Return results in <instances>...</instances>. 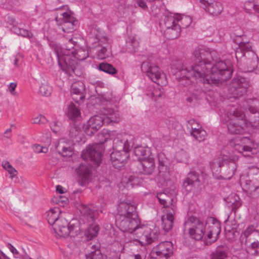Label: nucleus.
<instances>
[{
	"mask_svg": "<svg viewBox=\"0 0 259 259\" xmlns=\"http://www.w3.org/2000/svg\"><path fill=\"white\" fill-rule=\"evenodd\" d=\"M217 58V52L208 48L200 47L194 50L192 58L195 62L193 64H185L176 62L171 67L174 74L182 79L189 80L191 77L199 79L203 83H210L206 78L209 68L207 65L210 64Z\"/></svg>",
	"mask_w": 259,
	"mask_h": 259,
	"instance_id": "obj_1",
	"label": "nucleus"
},
{
	"mask_svg": "<svg viewBox=\"0 0 259 259\" xmlns=\"http://www.w3.org/2000/svg\"><path fill=\"white\" fill-rule=\"evenodd\" d=\"M207 224L208 227L206 237L210 244L218 239L221 230L220 222L214 218H209L207 222L204 223L199 219L190 217L184 223V231H188L192 239L201 240L204 236Z\"/></svg>",
	"mask_w": 259,
	"mask_h": 259,
	"instance_id": "obj_2",
	"label": "nucleus"
},
{
	"mask_svg": "<svg viewBox=\"0 0 259 259\" xmlns=\"http://www.w3.org/2000/svg\"><path fill=\"white\" fill-rule=\"evenodd\" d=\"M136 205L130 200L121 202L118 205V217L116 223L122 232L133 233L139 228L140 221L136 211Z\"/></svg>",
	"mask_w": 259,
	"mask_h": 259,
	"instance_id": "obj_3",
	"label": "nucleus"
},
{
	"mask_svg": "<svg viewBox=\"0 0 259 259\" xmlns=\"http://www.w3.org/2000/svg\"><path fill=\"white\" fill-rule=\"evenodd\" d=\"M61 212L58 207H54L48 210L45 213V217L48 223L53 226L56 233L60 237L77 235L79 231L77 221L74 220L68 223L65 219L60 217Z\"/></svg>",
	"mask_w": 259,
	"mask_h": 259,
	"instance_id": "obj_4",
	"label": "nucleus"
},
{
	"mask_svg": "<svg viewBox=\"0 0 259 259\" xmlns=\"http://www.w3.org/2000/svg\"><path fill=\"white\" fill-rule=\"evenodd\" d=\"M72 56L69 54H64V56L59 58V64L62 70L70 75L73 74L79 76L82 74L81 67L77 63L75 59L78 60H84L89 56L87 50L79 48L74 51H71Z\"/></svg>",
	"mask_w": 259,
	"mask_h": 259,
	"instance_id": "obj_5",
	"label": "nucleus"
},
{
	"mask_svg": "<svg viewBox=\"0 0 259 259\" xmlns=\"http://www.w3.org/2000/svg\"><path fill=\"white\" fill-rule=\"evenodd\" d=\"M235 57L238 62L245 65L248 71H252L258 64V58L252 50L249 41H241L235 50Z\"/></svg>",
	"mask_w": 259,
	"mask_h": 259,
	"instance_id": "obj_6",
	"label": "nucleus"
},
{
	"mask_svg": "<svg viewBox=\"0 0 259 259\" xmlns=\"http://www.w3.org/2000/svg\"><path fill=\"white\" fill-rule=\"evenodd\" d=\"M244 118V113L238 110L228 113L226 120L228 132L234 135L244 133L247 124Z\"/></svg>",
	"mask_w": 259,
	"mask_h": 259,
	"instance_id": "obj_7",
	"label": "nucleus"
},
{
	"mask_svg": "<svg viewBox=\"0 0 259 259\" xmlns=\"http://www.w3.org/2000/svg\"><path fill=\"white\" fill-rule=\"evenodd\" d=\"M232 70L229 61H219L211 68L210 78L211 82L218 83L225 81L231 77Z\"/></svg>",
	"mask_w": 259,
	"mask_h": 259,
	"instance_id": "obj_8",
	"label": "nucleus"
},
{
	"mask_svg": "<svg viewBox=\"0 0 259 259\" xmlns=\"http://www.w3.org/2000/svg\"><path fill=\"white\" fill-rule=\"evenodd\" d=\"M212 170L218 171L219 169L221 176L224 179H230L234 175L237 165L233 161H227L224 158H219L210 162Z\"/></svg>",
	"mask_w": 259,
	"mask_h": 259,
	"instance_id": "obj_9",
	"label": "nucleus"
},
{
	"mask_svg": "<svg viewBox=\"0 0 259 259\" xmlns=\"http://www.w3.org/2000/svg\"><path fill=\"white\" fill-rule=\"evenodd\" d=\"M141 70L154 82L161 86L166 84V76L158 66L149 62H144L141 65Z\"/></svg>",
	"mask_w": 259,
	"mask_h": 259,
	"instance_id": "obj_10",
	"label": "nucleus"
},
{
	"mask_svg": "<svg viewBox=\"0 0 259 259\" xmlns=\"http://www.w3.org/2000/svg\"><path fill=\"white\" fill-rule=\"evenodd\" d=\"M104 150L103 142L89 145L85 151H82L81 157L85 161L90 160L93 164L99 166L101 161L102 152Z\"/></svg>",
	"mask_w": 259,
	"mask_h": 259,
	"instance_id": "obj_11",
	"label": "nucleus"
},
{
	"mask_svg": "<svg viewBox=\"0 0 259 259\" xmlns=\"http://www.w3.org/2000/svg\"><path fill=\"white\" fill-rule=\"evenodd\" d=\"M173 245L170 241H164L154 246L150 253V257L154 259H167L173 254Z\"/></svg>",
	"mask_w": 259,
	"mask_h": 259,
	"instance_id": "obj_12",
	"label": "nucleus"
},
{
	"mask_svg": "<svg viewBox=\"0 0 259 259\" xmlns=\"http://www.w3.org/2000/svg\"><path fill=\"white\" fill-rule=\"evenodd\" d=\"M249 83L244 78H234L229 84V92L233 98L242 96L249 87Z\"/></svg>",
	"mask_w": 259,
	"mask_h": 259,
	"instance_id": "obj_13",
	"label": "nucleus"
},
{
	"mask_svg": "<svg viewBox=\"0 0 259 259\" xmlns=\"http://www.w3.org/2000/svg\"><path fill=\"white\" fill-rule=\"evenodd\" d=\"M62 17H56V20L58 24L62 25V29L65 32H71L76 29L78 26V21L70 13L65 12L62 13Z\"/></svg>",
	"mask_w": 259,
	"mask_h": 259,
	"instance_id": "obj_14",
	"label": "nucleus"
},
{
	"mask_svg": "<svg viewBox=\"0 0 259 259\" xmlns=\"http://www.w3.org/2000/svg\"><path fill=\"white\" fill-rule=\"evenodd\" d=\"M230 145L235 150L242 153L245 157L249 156V154H246L245 153H251L253 149L252 141L245 137L233 139L230 142Z\"/></svg>",
	"mask_w": 259,
	"mask_h": 259,
	"instance_id": "obj_15",
	"label": "nucleus"
},
{
	"mask_svg": "<svg viewBox=\"0 0 259 259\" xmlns=\"http://www.w3.org/2000/svg\"><path fill=\"white\" fill-rule=\"evenodd\" d=\"M164 214L161 217L162 226L165 232L170 231L173 227L175 215L176 212V206L171 204V206H168L164 209Z\"/></svg>",
	"mask_w": 259,
	"mask_h": 259,
	"instance_id": "obj_16",
	"label": "nucleus"
},
{
	"mask_svg": "<svg viewBox=\"0 0 259 259\" xmlns=\"http://www.w3.org/2000/svg\"><path fill=\"white\" fill-rule=\"evenodd\" d=\"M201 7L209 14L217 16L222 12L223 6L219 2L214 0H200Z\"/></svg>",
	"mask_w": 259,
	"mask_h": 259,
	"instance_id": "obj_17",
	"label": "nucleus"
},
{
	"mask_svg": "<svg viewBox=\"0 0 259 259\" xmlns=\"http://www.w3.org/2000/svg\"><path fill=\"white\" fill-rule=\"evenodd\" d=\"M106 124L104 118L102 116L95 115L91 117L88 121L84 132L89 136H92L103 125Z\"/></svg>",
	"mask_w": 259,
	"mask_h": 259,
	"instance_id": "obj_18",
	"label": "nucleus"
},
{
	"mask_svg": "<svg viewBox=\"0 0 259 259\" xmlns=\"http://www.w3.org/2000/svg\"><path fill=\"white\" fill-rule=\"evenodd\" d=\"M103 117L106 125L118 123L121 120V117L118 110L107 106L102 110Z\"/></svg>",
	"mask_w": 259,
	"mask_h": 259,
	"instance_id": "obj_19",
	"label": "nucleus"
},
{
	"mask_svg": "<svg viewBox=\"0 0 259 259\" xmlns=\"http://www.w3.org/2000/svg\"><path fill=\"white\" fill-rule=\"evenodd\" d=\"M128 157V152L124 150L119 152H113L110 154V159L112 165L117 168L122 167L126 163Z\"/></svg>",
	"mask_w": 259,
	"mask_h": 259,
	"instance_id": "obj_20",
	"label": "nucleus"
},
{
	"mask_svg": "<svg viewBox=\"0 0 259 259\" xmlns=\"http://www.w3.org/2000/svg\"><path fill=\"white\" fill-rule=\"evenodd\" d=\"M259 239V232L255 230L252 226L248 227L241 234L240 240L242 243L247 245L252 241Z\"/></svg>",
	"mask_w": 259,
	"mask_h": 259,
	"instance_id": "obj_21",
	"label": "nucleus"
},
{
	"mask_svg": "<svg viewBox=\"0 0 259 259\" xmlns=\"http://www.w3.org/2000/svg\"><path fill=\"white\" fill-rule=\"evenodd\" d=\"M155 167L154 160L150 157L142 158L139 165L140 172L147 175L152 174L155 169Z\"/></svg>",
	"mask_w": 259,
	"mask_h": 259,
	"instance_id": "obj_22",
	"label": "nucleus"
},
{
	"mask_svg": "<svg viewBox=\"0 0 259 259\" xmlns=\"http://www.w3.org/2000/svg\"><path fill=\"white\" fill-rule=\"evenodd\" d=\"M79 209L81 215L89 221H94L97 218V209L92 204H81L79 206Z\"/></svg>",
	"mask_w": 259,
	"mask_h": 259,
	"instance_id": "obj_23",
	"label": "nucleus"
},
{
	"mask_svg": "<svg viewBox=\"0 0 259 259\" xmlns=\"http://www.w3.org/2000/svg\"><path fill=\"white\" fill-rule=\"evenodd\" d=\"M188 123L191 126H188V128L191 129L190 135L199 142L204 141L206 136V132L201 127H194L193 125L197 123L193 119L188 120Z\"/></svg>",
	"mask_w": 259,
	"mask_h": 259,
	"instance_id": "obj_24",
	"label": "nucleus"
},
{
	"mask_svg": "<svg viewBox=\"0 0 259 259\" xmlns=\"http://www.w3.org/2000/svg\"><path fill=\"white\" fill-rule=\"evenodd\" d=\"M76 172L81 180V185H83L86 184L91 175L89 164H87V162L80 163L76 169Z\"/></svg>",
	"mask_w": 259,
	"mask_h": 259,
	"instance_id": "obj_25",
	"label": "nucleus"
},
{
	"mask_svg": "<svg viewBox=\"0 0 259 259\" xmlns=\"http://www.w3.org/2000/svg\"><path fill=\"white\" fill-rule=\"evenodd\" d=\"M199 175L195 171H190L183 182V186L187 191H191L192 187L198 185Z\"/></svg>",
	"mask_w": 259,
	"mask_h": 259,
	"instance_id": "obj_26",
	"label": "nucleus"
},
{
	"mask_svg": "<svg viewBox=\"0 0 259 259\" xmlns=\"http://www.w3.org/2000/svg\"><path fill=\"white\" fill-rule=\"evenodd\" d=\"M132 147V143L128 140L123 138L121 140L116 139L113 141V152L126 151L129 152Z\"/></svg>",
	"mask_w": 259,
	"mask_h": 259,
	"instance_id": "obj_27",
	"label": "nucleus"
},
{
	"mask_svg": "<svg viewBox=\"0 0 259 259\" xmlns=\"http://www.w3.org/2000/svg\"><path fill=\"white\" fill-rule=\"evenodd\" d=\"M69 135L72 143L74 144L82 142H84V141H83V134L80 127L78 125H73L71 126L69 130Z\"/></svg>",
	"mask_w": 259,
	"mask_h": 259,
	"instance_id": "obj_28",
	"label": "nucleus"
},
{
	"mask_svg": "<svg viewBox=\"0 0 259 259\" xmlns=\"http://www.w3.org/2000/svg\"><path fill=\"white\" fill-rule=\"evenodd\" d=\"M200 82L197 85L193 87L191 85L189 89V95L186 98V101L191 103L197 101L199 99L200 95L203 92V90L201 87Z\"/></svg>",
	"mask_w": 259,
	"mask_h": 259,
	"instance_id": "obj_29",
	"label": "nucleus"
},
{
	"mask_svg": "<svg viewBox=\"0 0 259 259\" xmlns=\"http://www.w3.org/2000/svg\"><path fill=\"white\" fill-rule=\"evenodd\" d=\"M57 151L64 157L70 156L72 154V150L70 144L64 139L60 140L56 147Z\"/></svg>",
	"mask_w": 259,
	"mask_h": 259,
	"instance_id": "obj_30",
	"label": "nucleus"
},
{
	"mask_svg": "<svg viewBox=\"0 0 259 259\" xmlns=\"http://www.w3.org/2000/svg\"><path fill=\"white\" fill-rule=\"evenodd\" d=\"M158 170L159 176L162 178H166L168 174V160L163 153L158 155Z\"/></svg>",
	"mask_w": 259,
	"mask_h": 259,
	"instance_id": "obj_31",
	"label": "nucleus"
},
{
	"mask_svg": "<svg viewBox=\"0 0 259 259\" xmlns=\"http://www.w3.org/2000/svg\"><path fill=\"white\" fill-rule=\"evenodd\" d=\"M244 9L246 13L259 17V0L246 1L244 4Z\"/></svg>",
	"mask_w": 259,
	"mask_h": 259,
	"instance_id": "obj_32",
	"label": "nucleus"
},
{
	"mask_svg": "<svg viewBox=\"0 0 259 259\" xmlns=\"http://www.w3.org/2000/svg\"><path fill=\"white\" fill-rule=\"evenodd\" d=\"M248 109L250 112V114L249 115V123H247V125H250L254 128H258L259 110L252 106H250Z\"/></svg>",
	"mask_w": 259,
	"mask_h": 259,
	"instance_id": "obj_33",
	"label": "nucleus"
},
{
	"mask_svg": "<svg viewBox=\"0 0 259 259\" xmlns=\"http://www.w3.org/2000/svg\"><path fill=\"white\" fill-rule=\"evenodd\" d=\"M134 153L138 159L141 161L142 158L149 157L150 150L147 147L137 146L134 149Z\"/></svg>",
	"mask_w": 259,
	"mask_h": 259,
	"instance_id": "obj_34",
	"label": "nucleus"
},
{
	"mask_svg": "<svg viewBox=\"0 0 259 259\" xmlns=\"http://www.w3.org/2000/svg\"><path fill=\"white\" fill-rule=\"evenodd\" d=\"M67 116L73 120H78L80 117V110L73 103H71L68 108Z\"/></svg>",
	"mask_w": 259,
	"mask_h": 259,
	"instance_id": "obj_35",
	"label": "nucleus"
},
{
	"mask_svg": "<svg viewBox=\"0 0 259 259\" xmlns=\"http://www.w3.org/2000/svg\"><path fill=\"white\" fill-rule=\"evenodd\" d=\"M181 28L179 25L166 29L164 31L165 36L169 39H174L177 38L180 34Z\"/></svg>",
	"mask_w": 259,
	"mask_h": 259,
	"instance_id": "obj_36",
	"label": "nucleus"
},
{
	"mask_svg": "<svg viewBox=\"0 0 259 259\" xmlns=\"http://www.w3.org/2000/svg\"><path fill=\"white\" fill-rule=\"evenodd\" d=\"M99 231V225L94 223L88 227L85 231L84 234L88 239L91 240L98 235Z\"/></svg>",
	"mask_w": 259,
	"mask_h": 259,
	"instance_id": "obj_37",
	"label": "nucleus"
},
{
	"mask_svg": "<svg viewBox=\"0 0 259 259\" xmlns=\"http://www.w3.org/2000/svg\"><path fill=\"white\" fill-rule=\"evenodd\" d=\"M157 197L160 203L164 206L165 209L168 206H171V204H175L172 203L174 199L164 193H158L157 195Z\"/></svg>",
	"mask_w": 259,
	"mask_h": 259,
	"instance_id": "obj_38",
	"label": "nucleus"
},
{
	"mask_svg": "<svg viewBox=\"0 0 259 259\" xmlns=\"http://www.w3.org/2000/svg\"><path fill=\"white\" fill-rule=\"evenodd\" d=\"M177 25L180 26V28H186L192 23V19L188 16H180L179 15L176 17Z\"/></svg>",
	"mask_w": 259,
	"mask_h": 259,
	"instance_id": "obj_39",
	"label": "nucleus"
},
{
	"mask_svg": "<svg viewBox=\"0 0 259 259\" xmlns=\"http://www.w3.org/2000/svg\"><path fill=\"white\" fill-rule=\"evenodd\" d=\"M138 179L133 176L125 177L122 178L121 184L124 187L130 189L138 185Z\"/></svg>",
	"mask_w": 259,
	"mask_h": 259,
	"instance_id": "obj_40",
	"label": "nucleus"
},
{
	"mask_svg": "<svg viewBox=\"0 0 259 259\" xmlns=\"http://www.w3.org/2000/svg\"><path fill=\"white\" fill-rule=\"evenodd\" d=\"M85 87L82 82L77 81L73 83L71 87V95L84 94Z\"/></svg>",
	"mask_w": 259,
	"mask_h": 259,
	"instance_id": "obj_41",
	"label": "nucleus"
},
{
	"mask_svg": "<svg viewBox=\"0 0 259 259\" xmlns=\"http://www.w3.org/2000/svg\"><path fill=\"white\" fill-rule=\"evenodd\" d=\"M99 69L106 73L112 75L116 74L117 72L116 69L113 65L107 63H100L99 66Z\"/></svg>",
	"mask_w": 259,
	"mask_h": 259,
	"instance_id": "obj_42",
	"label": "nucleus"
},
{
	"mask_svg": "<svg viewBox=\"0 0 259 259\" xmlns=\"http://www.w3.org/2000/svg\"><path fill=\"white\" fill-rule=\"evenodd\" d=\"M250 182H253L255 187L259 188V169L256 168L249 172Z\"/></svg>",
	"mask_w": 259,
	"mask_h": 259,
	"instance_id": "obj_43",
	"label": "nucleus"
},
{
	"mask_svg": "<svg viewBox=\"0 0 259 259\" xmlns=\"http://www.w3.org/2000/svg\"><path fill=\"white\" fill-rule=\"evenodd\" d=\"M76 42L73 40L72 37L67 38L64 40L63 49L68 52L67 54H69L71 52V50L74 49L76 46Z\"/></svg>",
	"mask_w": 259,
	"mask_h": 259,
	"instance_id": "obj_44",
	"label": "nucleus"
},
{
	"mask_svg": "<svg viewBox=\"0 0 259 259\" xmlns=\"http://www.w3.org/2000/svg\"><path fill=\"white\" fill-rule=\"evenodd\" d=\"M227 257L226 251L221 247H218L211 254V259H226Z\"/></svg>",
	"mask_w": 259,
	"mask_h": 259,
	"instance_id": "obj_45",
	"label": "nucleus"
},
{
	"mask_svg": "<svg viewBox=\"0 0 259 259\" xmlns=\"http://www.w3.org/2000/svg\"><path fill=\"white\" fill-rule=\"evenodd\" d=\"M39 92L42 96L48 97L51 94L52 88L47 83H42L39 87Z\"/></svg>",
	"mask_w": 259,
	"mask_h": 259,
	"instance_id": "obj_46",
	"label": "nucleus"
},
{
	"mask_svg": "<svg viewBox=\"0 0 259 259\" xmlns=\"http://www.w3.org/2000/svg\"><path fill=\"white\" fill-rule=\"evenodd\" d=\"M164 22L166 29L177 25L176 17L175 18L172 16H166L164 18Z\"/></svg>",
	"mask_w": 259,
	"mask_h": 259,
	"instance_id": "obj_47",
	"label": "nucleus"
},
{
	"mask_svg": "<svg viewBox=\"0 0 259 259\" xmlns=\"http://www.w3.org/2000/svg\"><path fill=\"white\" fill-rule=\"evenodd\" d=\"M3 168L7 170L10 174L11 178H13L18 174L17 171L14 168L8 161H4L2 163Z\"/></svg>",
	"mask_w": 259,
	"mask_h": 259,
	"instance_id": "obj_48",
	"label": "nucleus"
},
{
	"mask_svg": "<svg viewBox=\"0 0 259 259\" xmlns=\"http://www.w3.org/2000/svg\"><path fill=\"white\" fill-rule=\"evenodd\" d=\"M87 259H103V254L100 249H96L86 255Z\"/></svg>",
	"mask_w": 259,
	"mask_h": 259,
	"instance_id": "obj_49",
	"label": "nucleus"
},
{
	"mask_svg": "<svg viewBox=\"0 0 259 259\" xmlns=\"http://www.w3.org/2000/svg\"><path fill=\"white\" fill-rule=\"evenodd\" d=\"M244 187L247 193L250 194H251L258 188L257 187H255L253 182H250L249 179L245 181V184Z\"/></svg>",
	"mask_w": 259,
	"mask_h": 259,
	"instance_id": "obj_50",
	"label": "nucleus"
},
{
	"mask_svg": "<svg viewBox=\"0 0 259 259\" xmlns=\"http://www.w3.org/2000/svg\"><path fill=\"white\" fill-rule=\"evenodd\" d=\"M116 8L121 15L122 14H124L126 11V2L124 0H121L118 3L117 6H116Z\"/></svg>",
	"mask_w": 259,
	"mask_h": 259,
	"instance_id": "obj_51",
	"label": "nucleus"
},
{
	"mask_svg": "<svg viewBox=\"0 0 259 259\" xmlns=\"http://www.w3.org/2000/svg\"><path fill=\"white\" fill-rule=\"evenodd\" d=\"M145 240L148 244H151L157 238V235L154 232H150L144 235Z\"/></svg>",
	"mask_w": 259,
	"mask_h": 259,
	"instance_id": "obj_52",
	"label": "nucleus"
},
{
	"mask_svg": "<svg viewBox=\"0 0 259 259\" xmlns=\"http://www.w3.org/2000/svg\"><path fill=\"white\" fill-rule=\"evenodd\" d=\"M109 56L108 49L105 47H102L98 51V57L100 59H103Z\"/></svg>",
	"mask_w": 259,
	"mask_h": 259,
	"instance_id": "obj_53",
	"label": "nucleus"
},
{
	"mask_svg": "<svg viewBox=\"0 0 259 259\" xmlns=\"http://www.w3.org/2000/svg\"><path fill=\"white\" fill-rule=\"evenodd\" d=\"M32 121L33 123H45L47 121V119L42 115H39L38 116L34 117L32 119Z\"/></svg>",
	"mask_w": 259,
	"mask_h": 259,
	"instance_id": "obj_54",
	"label": "nucleus"
},
{
	"mask_svg": "<svg viewBox=\"0 0 259 259\" xmlns=\"http://www.w3.org/2000/svg\"><path fill=\"white\" fill-rule=\"evenodd\" d=\"M53 132L55 133H58L61 130V123L58 121H54L51 125Z\"/></svg>",
	"mask_w": 259,
	"mask_h": 259,
	"instance_id": "obj_55",
	"label": "nucleus"
},
{
	"mask_svg": "<svg viewBox=\"0 0 259 259\" xmlns=\"http://www.w3.org/2000/svg\"><path fill=\"white\" fill-rule=\"evenodd\" d=\"M71 96L72 99L76 103L82 102L85 98L84 94H75V95H71Z\"/></svg>",
	"mask_w": 259,
	"mask_h": 259,
	"instance_id": "obj_56",
	"label": "nucleus"
},
{
	"mask_svg": "<svg viewBox=\"0 0 259 259\" xmlns=\"http://www.w3.org/2000/svg\"><path fill=\"white\" fill-rule=\"evenodd\" d=\"M17 87V83L15 82H12L9 84V91L10 92L11 95L14 96H17L18 94L16 92H15V89Z\"/></svg>",
	"mask_w": 259,
	"mask_h": 259,
	"instance_id": "obj_57",
	"label": "nucleus"
},
{
	"mask_svg": "<svg viewBox=\"0 0 259 259\" xmlns=\"http://www.w3.org/2000/svg\"><path fill=\"white\" fill-rule=\"evenodd\" d=\"M137 5L143 9L147 8V6L144 0H135Z\"/></svg>",
	"mask_w": 259,
	"mask_h": 259,
	"instance_id": "obj_58",
	"label": "nucleus"
},
{
	"mask_svg": "<svg viewBox=\"0 0 259 259\" xmlns=\"http://www.w3.org/2000/svg\"><path fill=\"white\" fill-rule=\"evenodd\" d=\"M20 33L24 37H27L28 38H31L32 36V33L29 32L26 30H20Z\"/></svg>",
	"mask_w": 259,
	"mask_h": 259,
	"instance_id": "obj_59",
	"label": "nucleus"
},
{
	"mask_svg": "<svg viewBox=\"0 0 259 259\" xmlns=\"http://www.w3.org/2000/svg\"><path fill=\"white\" fill-rule=\"evenodd\" d=\"M181 156H184V158L186 159L187 158V153L185 152H184L183 151H181L177 153V155H176V157H177V159L178 160H179L180 161H182L183 160V158H179V157Z\"/></svg>",
	"mask_w": 259,
	"mask_h": 259,
	"instance_id": "obj_60",
	"label": "nucleus"
},
{
	"mask_svg": "<svg viewBox=\"0 0 259 259\" xmlns=\"http://www.w3.org/2000/svg\"><path fill=\"white\" fill-rule=\"evenodd\" d=\"M8 247L10 249V250L14 254H18L19 252L10 243H8Z\"/></svg>",
	"mask_w": 259,
	"mask_h": 259,
	"instance_id": "obj_61",
	"label": "nucleus"
},
{
	"mask_svg": "<svg viewBox=\"0 0 259 259\" xmlns=\"http://www.w3.org/2000/svg\"><path fill=\"white\" fill-rule=\"evenodd\" d=\"M250 247L253 249L258 248L259 251V242L258 241V239L255 241H252L250 242Z\"/></svg>",
	"mask_w": 259,
	"mask_h": 259,
	"instance_id": "obj_62",
	"label": "nucleus"
},
{
	"mask_svg": "<svg viewBox=\"0 0 259 259\" xmlns=\"http://www.w3.org/2000/svg\"><path fill=\"white\" fill-rule=\"evenodd\" d=\"M145 257L144 254H137L132 256L130 259H145Z\"/></svg>",
	"mask_w": 259,
	"mask_h": 259,
	"instance_id": "obj_63",
	"label": "nucleus"
},
{
	"mask_svg": "<svg viewBox=\"0 0 259 259\" xmlns=\"http://www.w3.org/2000/svg\"><path fill=\"white\" fill-rule=\"evenodd\" d=\"M42 149V146L39 145H34V151L35 153H41Z\"/></svg>",
	"mask_w": 259,
	"mask_h": 259,
	"instance_id": "obj_64",
	"label": "nucleus"
}]
</instances>
